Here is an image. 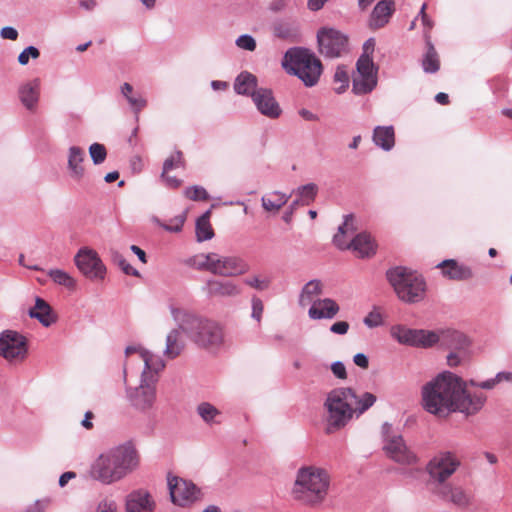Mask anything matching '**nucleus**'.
Here are the masks:
<instances>
[{"mask_svg":"<svg viewBox=\"0 0 512 512\" xmlns=\"http://www.w3.org/2000/svg\"><path fill=\"white\" fill-rule=\"evenodd\" d=\"M424 409L434 415L447 416L452 412L476 414L484 406L483 393H470L463 380L452 372L440 373L422 387Z\"/></svg>","mask_w":512,"mask_h":512,"instance_id":"1","label":"nucleus"},{"mask_svg":"<svg viewBox=\"0 0 512 512\" xmlns=\"http://www.w3.org/2000/svg\"><path fill=\"white\" fill-rule=\"evenodd\" d=\"M138 465L135 445L127 441L99 455L91 465L90 475L94 480L109 485L125 478Z\"/></svg>","mask_w":512,"mask_h":512,"instance_id":"2","label":"nucleus"},{"mask_svg":"<svg viewBox=\"0 0 512 512\" xmlns=\"http://www.w3.org/2000/svg\"><path fill=\"white\" fill-rule=\"evenodd\" d=\"M169 310L176 325L196 346L217 349L223 344V329L215 320L178 308L173 304L169 306Z\"/></svg>","mask_w":512,"mask_h":512,"instance_id":"3","label":"nucleus"},{"mask_svg":"<svg viewBox=\"0 0 512 512\" xmlns=\"http://www.w3.org/2000/svg\"><path fill=\"white\" fill-rule=\"evenodd\" d=\"M330 485L328 472L316 466L298 469L292 488L293 498L305 505H320L326 498Z\"/></svg>","mask_w":512,"mask_h":512,"instance_id":"4","label":"nucleus"},{"mask_svg":"<svg viewBox=\"0 0 512 512\" xmlns=\"http://www.w3.org/2000/svg\"><path fill=\"white\" fill-rule=\"evenodd\" d=\"M351 398H355V390L350 387L332 389L324 401L325 433L334 434L343 429L353 418L355 410L351 405Z\"/></svg>","mask_w":512,"mask_h":512,"instance_id":"5","label":"nucleus"},{"mask_svg":"<svg viewBox=\"0 0 512 512\" xmlns=\"http://www.w3.org/2000/svg\"><path fill=\"white\" fill-rule=\"evenodd\" d=\"M282 66L289 73L297 76L305 86L317 84L322 74V63L313 52L304 47H293L286 51Z\"/></svg>","mask_w":512,"mask_h":512,"instance_id":"6","label":"nucleus"},{"mask_svg":"<svg viewBox=\"0 0 512 512\" xmlns=\"http://www.w3.org/2000/svg\"><path fill=\"white\" fill-rule=\"evenodd\" d=\"M386 278L401 301L412 304L424 299L426 281L418 272L396 266L387 270Z\"/></svg>","mask_w":512,"mask_h":512,"instance_id":"7","label":"nucleus"},{"mask_svg":"<svg viewBox=\"0 0 512 512\" xmlns=\"http://www.w3.org/2000/svg\"><path fill=\"white\" fill-rule=\"evenodd\" d=\"M353 220L352 214L344 216L343 223L333 237V243L340 250L351 249L358 257L369 258L376 253V244L370 234L361 232L355 235L351 241L345 240V237L354 230Z\"/></svg>","mask_w":512,"mask_h":512,"instance_id":"8","label":"nucleus"},{"mask_svg":"<svg viewBox=\"0 0 512 512\" xmlns=\"http://www.w3.org/2000/svg\"><path fill=\"white\" fill-rule=\"evenodd\" d=\"M383 450L387 457L402 465L417 463V455L406 444L403 436L392 429V425L385 422L382 425Z\"/></svg>","mask_w":512,"mask_h":512,"instance_id":"9","label":"nucleus"},{"mask_svg":"<svg viewBox=\"0 0 512 512\" xmlns=\"http://www.w3.org/2000/svg\"><path fill=\"white\" fill-rule=\"evenodd\" d=\"M461 462L451 451H441L435 455L427 464L426 470L430 481L436 485L435 490L443 485L457 471Z\"/></svg>","mask_w":512,"mask_h":512,"instance_id":"10","label":"nucleus"},{"mask_svg":"<svg viewBox=\"0 0 512 512\" xmlns=\"http://www.w3.org/2000/svg\"><path fill=\"white\" fill-rule=\"evenodd\" d=\"M126 397L130 405L137 411L145 413L151 410L156 401V382L141 373L137 387H126Z\"/></svg>","mask_w":512,"mask_h":512,"instance_id":"11","label":"nucleus"},{"mask_svg":"<svg viewBox=\"0 0 512 512\" xmlns=\"http://www.w3.org/2000/svg\"><path fill=\"white\" fill-rule=\"evenodd\" d=\"M168 488L172 503L179 507H190L203 497L196 484L177 476L168 477Z\"/></svg>","mask_w":512,"mask_h":512,"instance_id":"12","label":"nucleus"},{"mask_svg":"<svg viewBox=\"0 0 512 512\" xmlns=\"http://www.w3.org/2000/svg\"><path fill=\"white\" fill-rule=\"evenodd\" d=\"M319 52L327 58L341 57L348 50V37L341 31L322 27L317 32Z\"/></svg>","mask_w":512,"mask_h":512,"instance_id":"13","label":"nucleus"},{"mask_svg":"<svg viewBox=\"0 0 512 512\" xmlns=\"http://www.w3.org/2000/svg\"><path fill=\"white\" fill-rule=\"evenodd\" d=\"M28 354L27 338L14 330L0 333V356L7 361H23Z\"/></svg>","mask_w":512,"mask_h":512,"instance_id":"14","label":"nucleus"},{"mask_svg":"<svg viewBox=\"0 0 512 512\" xmlns=\"http://www.w3.org/2000/svg\"><path fill=\"white\" fill-rule=\"evenodd\" d=\"M74 261L79 271L88 279H104L106 267L95 250L89 247L80 248L74 257Z\"/></svg>","mask_w":512,"mask_h":512,"instance_id":"15","label":"nucleus"},{"mask_svg":"<svg viewBox=\"0 0 512 512\" xmlns=\"http://www.w3.org/2000/svg\"><path fill=\"white\" fill-rule=\"evenodd\" d=\"M257 111L268 119H278L283 110L269 88L260 87L252 99Z\"/></svg>","mask_w":512,"mask_h":512,"instance_id":"16","label":"nucleus"},{"mask_svg":"<svg viewBox=\"0 0 512 512\" xmlns=\"http://www.w3.org/2000/svg\"><path fill=\"white\" fill-rule=\"evenodd\" d=\"M249 269V264L239 256H220L216 253L214 275L235 277L245 274Z\"/></svg>","mask_w":512,"mask_h":512,"instance_id":"17","label":"nucleus"},{"mask_svg":"<svg viewBox=\"0 0 512 512\" xmlns=\"http://www.w3.org/2000/svg\"><path fill=\"white\" fill-rule=\"evenodd\" d=\"M435 493L445 501H449L461 510H466L472 504V496L460 486L443 485Z\"/></svg>","mask_w":512,"mask_h":512,"instance_id":"18","label":"nucleus"},{"mask_svg":"<svg viewBox=\"0 0 512 512\" xmlns=\"http://www.w3.org/2000/svg\"><path fill=\"white\" fill-rule=\"evenodd\" d=\"M438 334V343H440L443 348L462 354H468L471 343L465 334L457 330H445Z\"/></svg>","mask_w":512,"mask_h":512,"instance_id":"19","label":"nucleus"},{"mask_svg":"<svg viewBox=\"0 0 512 512\" xmlns=\"http://www.w3.org/2000/svg\"><path fill=\"white\" fill-rule=\"evenodd\" d=\"M203 291L209 298L235 297L241 293V288L230 280L209 279L203 287Z\"/></svg>","mask_w":512,"mask_h":512,"instance_id":"20","label":"nucleus"},{"mask_svg":"<svg viewBox=\"0 0 512 512\" xmlns=\"http://www.w3.org/2000/svg\"><path fill=\"white\" fill-rule=\"evenodd\" d=\"M126 512H153L155 502L145 489H137L126 497Z\"/></svg>","mask_w":512,"mask_h":512,"instance_id":"21","label":"nucleus"},{"mask_svg":"<svg viewBox=\"0 0 512 512\" xmlns=\"http://www.w3.org/2000/svg\"><path fill=\"white\" fill-rule=\"evenodd\" d=\"M436 268L441 269L442 275L449 280L465 281L473 277L471 267L459 263L455 259H446L437 264Z\"/></svg>","mask_w":512,"mask_h":512,"instance_id":"22","label":"nucleus"},{"mask_svg":"<svg viewBox=\"0 0 512 512\" xmlns=\"http://www.w3.org/2000/svg\"><path fill=\"white\" fill-rule=\"evenodd\" d=\"M340 311L338 303L331 298L316 299L308 310L312 320L333 319Z\"/></svg>","mask_w":512,"mask_h":512,"instance_id":"23","label":"nucleus"},{"mask_svg":"<svg viewBox=\"0 0 512 512\" xmlns=\"http://www.w3.org/2000/svg\"><path fill=\"white\" fill-rule=\"evenodd\" d=\"M19 100L28 111H35L40 98V79L35 78L20 85Z\"/></svg>","mask_w":512,"mask_h":512,"instance_id":"24","label":"nucleus"},{"mask_svg":"<svg viewBox=\"0 0 512 512\" xmlns=\"http://www.w3.org/2000/svg\"><path fill=\"white\" fill-rule=\"evenodd\" d=\"M85 160V150L79 146H71L68 150V170L72 179L80 181L85 175L82 163Z\"/></svg>","mask_w":512,"mask_h":512,"instance_id":"25","label":"nucleus"},{"mask_svg":"<svg viewBox=\"0 0 512 512\" xmlns=\"http://www.w3.org/2000/svg\"><path fill=\"white\" fill-rule=\"evenodd\" d=\"M233 87L238 95L249 96L251 99H253V94H256L260 88L258 87L257 77L248 71H242L238 74Z\"/></svg>","mask_w":512,"mask_h":512,"instance_id":"26","label":"nucleus"},{"mask_svg":"<svg viewBox=\"0 0 512 512\" xmlns=\"http://www.w3.org/2000/svg\"><path fill=\"white\" fill-rule=\"evenodd\" d=\"M28 315L37 319L44 327H49L56 321L51 306L41 297H36L35 305L29 309Z\"/></svg>","mask_w":512,"mask_h":512,"instance_id":"27","label":"nucleus"},{"mask_svg":"<svg viewBox=\"0 0 512 512\" xmlns=\"http://www.w3.org/2000/svg\"><path fill=\"white\" fill-rule=\"evenodd\" d=\"M273 32L277 38L297 42L300 37L299 23L293 19L277 21L274 23Z\"/></svg>","mask_w":512,"mask_h":512,"instance_id":"28","label":"nucleus"},{"mask_svg":"<svg viewBox=\"0 0 512 512\" xmlns=\"http://www.w3.org/2000/svg\"><path fill=\"white\" fill-rule=\"evenodd\" d=\"M373 143L384 151H391L395 146V131L392 125L376 126L372 135Z\"/></svg>","mask_w":512,"mask_h":512,"instance_id":"29","label":"nucleus"},{"mask_svg":"<svg viewBox=\"0 0 512 512\" xmlns=\"http://www.w3.org/2000/svg\"><path fill=\"white\" fill-rule=\"evenodd\" d=\"M181 333H183L182 330L177 326L167 334L163 353L168 359H175L184 350L185 343L181 337Z\"/></svg>","mask_w":512,"mask_h":512,"instance_id":"30","label":"nucleus"},{"mask_svg":"<svg viewBox=\"0 0 512 512\" xmlns=\"http://www.w3.org/2000/svg\"><path fill=\"white\" fill-rule=\"evenodd\" d=\"M121 94L127 100L130 109L135 114L136 120L139 118V113L147 106V100L140 92H135L131 84L125 82L121 86Z\"/></svg>","mask_w":512,"mask_h":512,"instance_id":"31","label":"nucleus"},{"mask_svg":"<svg viewBox=\"0 0 512 512\" xmlns=\"http://www.w3.org/2000/svg\"><path fill=\"white\" fill-rule=\"evenodd\" d=\"M141 359L144 362L142 373H146L147 377L154 379V382L157 383V374L165 367L164 360L148 350H141Z\"/></svg>","mask_w":512,"mask_h":512,"instance_id":"32","label":"nucleus"},{"mask_svg":"<svg viewBox=\"0 0 512 512\" xmlns=\"http://www.w3.org/2000/svg\"><path fill=\"white\" fill-rule=\"evenodd\" d=\"M393 5L392 0L379 1L372 11L370 25L374 28L383 27L392 14Z\"/></svg>","mask_w":512,"mask_h":512,"instance_id":"33","label":"nucleus"},{"mask_svg":"<svg viewBox=\"0 0 512 512\" xmlns=\"http://www.w3.org/2000/svg\"><path fill=\"white\" fill-rule=\"evenodd\" d=\"M426 53L422 59V68L425 73H436L440 68L438 53L430 40L428 33H425Z\"/></svg>","mask_w":512,"mask_h":512,"instance_id":"34","label":"nucleus"},{"mask_svg":"<svg viewBox=\"0 0 512 512\" xmlns=\"http://www.w3.org/2000/svg\"><path fill=\"white\" fill-rule=\"evenodd\" d=\"M417 329L409 328L403 324H395L390 328L391 337L401 345L411 346L415 341Z\"/></svg>","mask_w":512,"mask_h":512,"instance_id":"35","label":"nucleus"},{"mask_svg":"<svg viewBox=\"0 0 512 512\" xmlns=\"http://www.w3.org/2000/svg\"><path fill=\"white\" fill-rule=\"evenodd\" d=\"M322 293V284L319 280L314 279L307 282L301 290L299 296V305L304 307L313 304L315 297Z\"/></svg>","mask_w":512,"mask_h":512,"instance_id":"36","label":"nucleus"},{"mask_svg":"<svg viewBox=\"0 0 512 512\" xmlns=\"http://www.w3.org/2000/svg\"><path fill=\"white\" fill-rule=\"evenodd\" d=\"M216 253L197 254L187 260V264L200 271L214 274Z\"/></svg>","mask_w":512,"mask_h":512,"instance_id":"37","label":"nucleus"},{"mask_svg":"<svg viewBox=\"0 0 512 512\" xmlns=\"http://www.w3.org/2000/svg\"><path fill=\"white\" fill-rule=\"evenodd\" d=\"M291 195H286L280 191H274L270 195L261 198L262 207L269 212L279 211L288 202Z\"/></svg>","mask_w":512,"mask_h":512,"instance_id":"38","label":"nucleus"},{"mask_svg":"<svg viewBox=\"0 0 512 512\" xmlns=\"http://www.w3.org/2000/svg\"><path fill=\"white\" fill-rule=\"evenodd\" d=\"M377 85V77H365L356 75L352 81V91L356 95H365L370 93Z\"/></svg>","mask_w":512,"mask_h":512,"instance_id":"39","label":"nucleus"},{"mask_svg":"<svg viewBox=\"0 0 512 512\" xmlns=\"http://www.w3.org/2000/svg\"><path fill=\"white\" fill-rule=\"evenodd\" d=\"M417 332L419 334H416L412 347L427 349L433 347L439 341V334L435 331L417 329Z\"/></svg>","mask_w":512,"mask_h":512,"instance_id":"40","label":"nucleus"},{"mask_svg":"<svg viewBox=\"0 0 512 512\" xmlns=\"http://www.w3.org/2000/svg\"><path fill=\"white\" fill-rule=\"evenodd\" d=\"M197 413L201 419L208 425L220 423L217 418L221 415L219 409L209 402H202L197 406Z\"/></svg>","mask_w":512,"mask_h":512,"instance_id":"41","label":"nucleus"},{"mask_svg":"<svg viewBox=\"0 0 512 512\" xmlns=\"http://www.w3.org/2000/svg\"><path fill=\"white\" fill-rule=\"evenodd\" d=\"M293 193L297 196L296 199L300 200L301 205H310L317 196L318 186L314 183H308L299 186Z\"/></svg>","mask_w":512,"mask_h":512,"instance_id":"42","label":"nucleus"},{"mask_svg":"<svg viewBox=\"0 0 512 512\" xmlns=\"http://www.w3.org/2000/svg\"><path fill=\"white\" fill-rule=\"evenodd\" d=\"M376 402V396L370 392H364L361 396H358L355 392V398H351V405L355 404L353 409L357 416L363 414Z\"/></svg>","mask_w":512,"mask_h":512,"instance_id":"43","label":"nucleus"},{"mask_svg":"<svg viewBox=\"0 0 512 512\" xmlns=\"http://www.w3.org/2000/svg\"><path fill=\"white\" fill-rule=\"evenodd\" d=\"M48 276L53 280L54 283L64 286L69 290H74L76 287V281L67 272L61 269H51L48 271Z\"/></svg>","mask_w":512,"mask_h":512,"instance_id":"44","label":"nucleus"},{"mask_svg":"<svg viewBox=\"0 0 512 512\" xmlns=\"http://www.w3.org/2000/svg\"><path fill=\"white\" fill-rule=\"evenodd\" d=\"M357 75L365 77H377V68L373 60L367 55H361L356 63Z\"/></svg>","mask_w":512,"mask_h":512,"instance_id":"45","label":"nucleus"},{"mask_svg":"<svg viewBox=\"0 0 512 512\" xmlns=\"http://www.w3.org/2000/svg\"><path fill=\"white\" fill-rule=\"evenodd\" d=\"M111 257L113 262L123 271L124 274L134 277H140L139 271L132 267L121 253L113 250L111 252Z\"/></svg>","mask_w":512,"mask_h":512,"instance_id":"46","label":"nucleus"},{"mask_svg":"<svg viewBox=\"0 0 512 512\" xmlns=\"http://www.w3.org/2000/svg\"><path fill=\"white\" fill-rule=\"evenodd\" d=\"M183 166V154L181 151H176L164 161L161 177H165L169 171Z\"/></svg>","mask_w":512,"mask_h":512,"instance_id":"47","label":"nucleus"},{"mask_svg":"<svg viewBox=\"0 0 512 512\" xmlns=\"http://www.w3.org/2000/svg\"><path fill=\"white\" fill-rule=\"evenodd\" d=\"M88 151L94 165H100L106 160L107 150L103 144L95 142L89 146Z\"/></svg>","mask_w":512,"mask_h":512,"instance_id":"48","label":"nucleus"},{"mask_svg":"<svg viewBox=\"0 0 512 512\" xmlns=\"http://www.w3.org/2000/svg\"><path fill=\"white\" fill-rule=\"evenodd\" d=\"M184 195L192 201H206L210 198L206 189L198 185L187 187L184 190Z\"/></svg>","mask_w":512,"mask_h":512,"instance_id":"49","label":"nucleus"},{"mask_svg":"<svg viewBox=\"0 0 512 512\" xmlns=\"http://www.w3.org/2000/svg\"><path fill=\"white\" fill-rule=\"evenodd\" d=\"M196 240L204 242L214 237V231L210 223L196 221L195 224Z\"/></svg>","mask_w":512,"mask_h":512,"instance_id":"50","label":"nucleus"},{"mask_svg":"<svg viewBox=\"0 0 512 512\" xmlns=\"http://www.w3.org/2000/svg\"><path fill=\"white\" fill-rule=\"evenodd\" d=\"M334 81L341 83L339 87L335 89L337 94H342L349 85V76L345 66H338L334 74Z\"/></svg>","mask_w":512,"mask_h":512,"instance_id":"51","label":"nucleus"},{"mask_svg":"<svg viewBox=\"0 0 512 512\" xmlns=\"http://www.w3.org/2000/svg\"><path fill=\"white\" fill-rule=\"evenodd\" d=\"M40 57V50L35 46L26 47L19 55H18V63L22 66H25L29 63L30 59H38Z\"/></svg>","mask_w":512,"mask_h":512,"instance_id":"52","label":"nucleus"},{"mask_svg":"<svg viewBox=\"0 0 512 512\" xmlns=\"http://www.w3.org/2000/svg\"><path fill=\"white\" fill-rule=\"evenodd\" d=\"M184 222H185V216L178 215V216L170 219L169 223H163V224H160V226L168 232L178 233L182 230Z\"/></svg>","mask_w":512,"mask_h":512,"instance_id":"53","label":"nucleus"},{"mask_svg":"<svg viewBox=\"0 0 512 512\" xmlns=\"http://www.w3.org/2000/svg\"><path fill=\"white\" fill-rule=\"evenodd\" d=\"M50 503L51 499L49 497L38 499L35 502L27 505L23 512H45V510L49 507Z\"/></svg>","mask_w":512,"mask_h":512,"instance_id":"54","label":"nucleus"},{"mask_svg":"<svg viewBox=\"0 0 512 512\" xmlns=\"http://www.w3.org/2000/svg\"><path fill=\"white\" fill-rule=\"evenodd\" d=\"M236 45L241 48V49H244V50H247V51H254L256 49V41L255 39L249 35V34H243V35H240L237 39H236Z\"/></svg>","mask_w":512,"mask_h":512,"instance_id":"55","label":"nucleus"},{"mask_svg":"<svg viewBox=\"0 0 512 512\" xmlns=\"http://www.w3.org/2000/svg\"><path fill=\"white\" fill-rule=\"evenodd\" d=\"M244 282L246 285L260 291L267 289L270 285L268 279H260L258 276L246 278Z\"/></svg>","mask_w":512,"mask_h":512,"instance_id":"56","label":"nucleus"},{"mask_svg":"<svg viewBox=\"0 0 512 512\" xmlns=\"http://www.w3.org/2000/svg\"><path fill=\"white\" fill-rule=\"evenodd\" d=\"M263 309H264V306H263L262 300L260 298H258V297H253L252 298V314H251V317L259 322L261 320V317H262Z\"/></svg>","mask_w":512,"mask_h":512,"instance_id":"57","label":"nucleus"},{"mask_svg":"<svg viewBox=\"0 0 512 512\" xmlns=\"http://www.w3.org/2000/svg\"><path fill=\"white\" fill-rule=\"evenodd\" d=\"M331 371L333 375L338 379H346L347 371L344 363L342 361H335L331 364Z\"/></svg>","mask_w":512,"mask_h":512,"instance_id":"58","label":"nucleus"},{"mask_svg":"<svg viewBox=\"0 0 512 512\" xmlns=\"http://www.w3.org/2000/svg\"><path fill=\"white\" fill-rule=\"evenodd\" d=\"M368 328H375L382 324V318L379 313L370 312L363 320Z\"/></svg>","mask_w":512,"mask_h":512,"instance_id":"59","label":"nucleus"},{"mask_svg":"<svg viewBox=\"0 0 512 512\" xmlns=\"http://www.w3.org/2000/svg\"><path fill=\"white\" fill-rule=\"evenodd\" d=\"M468 354H462L460 352L450 351L447 355V363L450 367H457L467 357Z\"/></svg>","mask_w":512,"mask_h":512,"instance_id":"60","label":"nucleus"},{"mask_svg":"<svg viewBox=\"0 0 512 512\" xmlns=\"http://www.w3.org/2000/svg\"><path fill=\"white\" fill-rule=\"evenodd\" d=\"M349 323L347 321H337L333 323L329 330L331 333L337 334V335H345L349 330Z\"/></svg>","mask_w":512,"mask_h":512,"instance_id":"61","label":"nucleus"},{"mask_svg":"<svg viewBox=\"0 0 512 512\" xmlns=\"http://www.w3.org/2000/svg\"><path fill=\"white\" fill-rule=\"evenodd\" d=\"M300 205L301 204L299 199H295L294 201L291 202V204L288 206L287 210L283 213L282 216V219L285 223L291 222L294 212Z\"/></svg>","mask_w":512,"mask_h":512,"instance_id":"62","label":"nucleus"},{"mask_svg":"<svg viewBox=\"0 0 512 512\" xmlns=\"http://www.w3.org/2000/svg\"><path fill=\"white\" fill-rule=\"evenodd\" d=\"M18 31L11 26H5L0 31V36L3 39L13 40L15 41L18 38Z\"/></svg>","mask_w":512,"mask_h":512,"instance_id":"63","label":"nucleus"},{"mask_svg":"<svg viewBox=\"0 0 512 512\" xmlns=\"http://www.w3.org/2000/svg\"><path fill=\"white\" fill-rule=\"evenodd\" d=\"M353 362L362 369H366L369 366V359L364 353H357L354 355Z\"/></svg>","mask_w":512,"mask_h":512,"instance_id":"64","label":"nucleus"}]
</instances>
